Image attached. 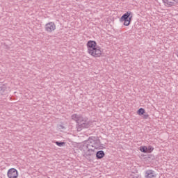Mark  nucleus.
<instances>
[{"label":"nucleus","instance_id":"20e7f679","mask_svg":"<svg viewBox=\"0 0 178 178\" xmlns=\"http://www.w3.org/2000/svg\"><path fill=\"white\" fill-rule=\"evenodd\" d=\"M44 30L47 33H52L56 30V25L55 22H48L44 25Z\"/></svg>","mask_w":178,"mask_h":178},{"label":"nucleus","instance_id":"f8f14e48","mask_svg":"<svg viewBox=\"0 0 178 178\" xmlns=\"http://www.w3.org/2000/svg\"><path fill=\"white\" fill-rule=\"evenodd\" d=\"M80 118H83V117L79 116L77 114H73L72 115V120H75V122H76V123H79V120H80Z\"/></svg>","mask_w":178,"mask_h":178},{"label":"nucleus","instance_id":"f03ea898","mask_svg":"<svg viewBox=\"0 0 178 178\" xmlns=\"http://www.w3.org/2000/svg\"><path fill=\"white\" fill-rule=\"evenodd\" d=\"M133 20V13L131 11H127L120 18V22L123 23L124 26H130Z\"/></svg>","mask_w":178,"mask_h":178},{"label":"nucleus","instance_id":"9b49d317","mask_svg":"<svg viewBox=\"0 0 178 178\" xmlns=\"http://www.w3.org/2000/svg\"><path fill=\"white\" fill-rule=\"evenodd\" d=\"M105 156V152L102 150H99L96 153L97 159H102Z\"/></svg>","mask_w":178,"mask_h":178},{"label":"nucleus","instance_id":"9d476101","mask_svg":"<svg viewBox=\"0 0 178 178\" xmlns=\"http://www.w3.org/2000/svg\"><path fill=\"white\" fill-rule=\"evenodd\" d=\"M137 115L138 116H143V119H148L149 118V115L145 113V109L140 108L137 111Z\"/></svg>","mask_w":178,"mask_h":178},{"label":"nucleus","instance_id":"f257e3e1","mask_svg":"<svg viewBox=\"0 0 178 178\" xmlns=\"http://www.w3.org/2000/svg\"><path fill=\"white\" fill-rule=\"evenodd\" d=\"M87 52L92 58H101L104 56V50L98 46L95 40H89L86 43Z\"/></svg>","mask_w":178,"mask_h":178},{"label":"nucleus","instance_id":"0eeeda50","mask_svg":"<svg viewBox=\"0 0 178 178\" xmlns=\"http://www.w3.org/2000/svg\"><path fill=\"white\" fill-rule=\"evenodd\" d=\"M163 3L165 8H173L178 3V0H163Z\"/></svg>","mask_w":178,"mask_h":178},{"label":"nucleus","instance_id":"ddd939ff","mask_svg":"<svg viewBox=\"0 0 178 178\" xmlns=\"http://www.w3.org/2000/svg\"><path fill=\"white\" fill-rule=\"evenodd\" d=\"M56 145H58V147H63V145H65V142H56Z\"/></svg>","mask_w":178,"mask_h":178},{"label":"nucleus","instance_id":"6e6552de","mask_svg":"<svg viewBox=\"0 0 178 178\" xmlns=\"http://www.w3.org/2000/svg\"><path fill=\"white\" fill-rule=\"evenodd\" d=\"M156 172L154 170H147L145 172V178H156Z\"/></svg>","mask_w":178,"mask_h":178},{"label":"nucleus","instance_id":"39448f33","mask_svg":"<svg viewBox=\"0 0 178 178\" xmlns=\"http://www.w3.org/2000/svg\"><path fill=\"white\" fill-rule=\"evenodd\" d=\"M7 177L17 178L19 177V172L16 168H10L7 172Z\"/></svg>","mask_w":178,"mask_h":178},{"label":"nucleus","instance_id":"7ed1b4c3","mask_svg":"<svg viewBox=\"0 0 178 178\" xmlns=\"http://www.w3.org/2000/svg\"><path fill=\"white\" fill-rule=\"evenodd\" d=\"M78 130L80 131L83 129H88L90 127V122H88V118L87 117H81L78 122Z\"/></svg>","mask_w":178,"mask_h":178},{"label":"nucleus","instance_id":"423d86ee","mask_svg":"<svg viewBox=\"0 0 178 178\" xmlns=\"http://www.w3.org/2000/svg\"><path fill=\"white\" fill-rule=\"evenodd\" d=\"M154 147H152V145H143L139 147V150L140 151V152H143V154H151V152H154Z\"/></svg>","mask_w":178,"mask_h":178},{"label":"nucleus","instance_id":"1a4fd4ad","mask_svg":"<svg viewBox=\"0 0 178 178\" xmlns=\"http://www.w3.org/2000/svg\"><path fill=\"white\" fill-rule=\"evenodd\" d=\"M87 149H88V155L89 156H91L95 152V149H98V147L97 146H94L92 145H88L87 146Z\"/></svg>","mask_w":178,"mask_h":178},{"label":"nucleus","instance_id":"4468645a","mask_svg":"<svg viewBox=\"0 0 178 178\" xmlns=\"http://www.w3.org/2000/svg\"><path fill=\"white\" fill-rule=\"evenodd\" d=\"M0 90H1V88H0Z\"/></svg>","mask_w":178,"mask_h":178}]
</instances>
